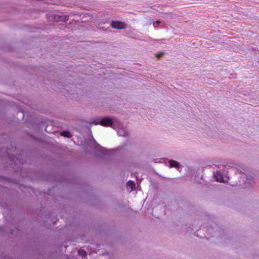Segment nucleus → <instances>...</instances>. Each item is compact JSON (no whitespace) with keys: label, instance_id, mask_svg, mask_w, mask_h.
I'll list each match as a JSON object with an SVG mask.
<instances>
[{"label":"nucleus","instance_id":"f257e3e1","mask_svg":"<svg viewBox=\"0 0 259 259\" xmlns=\"http://www.w3.org/2000/svg\"><path fill=\"white\" fill-rule=\"evenodd\" d=\"M115 121V119L110 117H105L103 118L100 121V124L103 126H110L113 127V123Z\"/></svg>","mask_w":259,"mask_h":259},{"label":"nucleus","instance_id":"f03ea898","mask_svg":"<svg viewBox=\"0 0 259 259\" xmlns=\"http://www.w3.org/2000/svg\"><path fill=\"white\" fill-rule=\"evenodd\" d=\"M111 26L113 28L118 29H124L125 27V24L123 22H121L120 21L112 22L111 23Z\"/></svg>","mask_w":259,"mask_h":259},{"label":"nucleus","instance_id":"7ed1b4c3","mask_svg":"<svg viewBox=\"0 0 259 259\" xmlns=\"http://www.w3.org/2000/svg\"><path fill=\"white\" fill-rule=\"evenodd\" d=\"M214 178L215 180L219 182H225V180H224V178L220 172H216L214 174Z\"/></svg>","mask_w":259,"mask_h":259},{"label":"nucleus","instance_id":"20e7f679","mask_svg":"<svg viewBox=\"0 0 259 259\" xmlns=\"http://www.w3.org/2000/svg\"><path fill=\"white\" fill-rule=\"evenodd\" d=\"M169 167H179L180 166V163L177 161L170 160L169 161Z\"/></svg>","mask_w":259,"mask_h":259},{"label":"nucleus","instance_id":"39448f33","mask_svg":"<svg viewBox=\"0 0 259 259\" xmlns=\"http://www.w3.org/2000/svg\"><path fill=\"white\" fill-rule=\"evenodd\" d=\"M55 20L56 21H61L63 22H66L68 20V18L66 16H56L55 17Z\"/></svg>","mask_w":259,"mask_h":259},{"label":"nucleus","instance_id":"423d86ee","mask_svg":"<svg viewBox=\"0 0 259 259\" xmlns=\"http://www.w3.org/2000/svg\"><path fill=\"white\" fill-rule=\"evenodd\" d=\"M118 134L121 136L124 137L128 135V131L126 129L122 128L118 130Z\"/></svg>","mask_w":259,"mask_h":259},{"label":"nucleus","instance_id":"0eeeda50","mask_svg":"<svg viewBox=\"0 0 259 259\" xmlns=\"http://www.w3.org/2000/svg\"><path fill=\"white\" fill-rule=\"evenodd\" d=\"M135 186V183L133 181H130L127 183V187L131 188L130 191H132L134 190Z\"/></svg>","mask_w":259,"mask_h":259},{"label":"nucleus","instance_id":"6e6552de","mask_svg":"<svg viewBox=\"0 0 259 259\" xmlns=\"http://www.w3.org/2000/svg\"><path fill=\"white\" fill-rule=\"evenodd\" d=\"M61 135L67 138H70L72 136L71 133L68 131H63L61 132Z\"/></svg>","mask_w":259,"mask_h":259},{"label":"nucleus","instance_id":"1a4fd4ad","mask_svg":"<svg viewBox=\"0 0 259 259\" xmlns=\"http://www.w3.org/2000/svg\"><path fill=\"white\" fill-rule=\"evenodd\" d=\"M78 254L79 255L84 257L86 255V252L83 250H79L78 251Z\"/></svg>","mask_w":259,"mask_h":259},{"label":"nucleus","instance_id":"9d476101","mask_svg":"<svg viewBox=\"0 0 259 259\" xmlns=\"http://www.w3.org/2000/svg\"><path fill=\"white\" fill-rule=\"evenodd\" d=\"M160 23V21H156V22H155L154 23H153V26L154 27H155L156 26V25H158L159 24V23Z\"/></svg>","mask_w":259,"mask_h":259},{"label":"nucleus","instance_id":"9b49d317","mask_svg":"<svg viewBox=\"0 0 259 259\" xmlns=\"http://www.w3.org/2000/svg\"><path fill=\"white\" fill-rule=\"evenodd\" d=\"M163 55V53H159V54H156V57H161V56H162Z\"/></svg>","mask_w":259,"mask_h":259},{"label":"nucleus","instance_id":"f8f14e48","mask_svg":"<svg viewBox=\"0 0 259 259\" xmlns=\"http://www.w3.org/2000/svg\"><path fill=\"white\" fill-rule=\"evenodd\" d=\"M93 123H95L96 125L100 124V121L95 120V121H93Z\"/></svg>","mask_w":259,"mask_h":259},{"label":"nucleus","instance_id":"ddd939ff","mask_svg":"<svg viewBox=\"0 0 259 259\" xmlns=\"http://www.w3.org/2000/svg\"><path fill=\"white\" fill-rule=\"evenodd\" d=\"M169 15V16H170V17H174V16H175V15H173V14H172L171 13H170Z\"/></svg>","mask_w":259,"mask_h":259}]
</instances>
